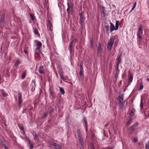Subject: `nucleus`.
Returning <instances> with one entry per match:
<instances>
[{
    "mask_svg": "<svg viewBox=\"0 0 149 149\" xmlns=\"http://www.w3.org/2000/svg\"><path fill=\"white\" fill-rule=\"evenodd\" d=\"M77 134L78 136V139L79 144L81 148L83 147V140L81 134L80 130L77 129Z\"/></svg>",
    "mask_w": 149,
    "mask_h": 149,
    "instance_id": "f257e3e1",
    "label": "nucleus"
},
{
    "mask_svg": "<svg viewBox=\"0 0 149 149\" xmlns=\"http://www.w3.org/2000/svg\"><path fill=\"white\" fill-rule=\"evenodd\" d=\"M135 110L134 108H133L132 111L130 112L129 113V115L132 116L133 117L134 116V115H133V114L135 112Z\"/></svg>",
    "mask_w": 149,
    "mask_h": 149,
    "instance_id": "6ab92c4d",
    "label": "nucleus"
},
{
    "mask_svg": "<svg viewBox=\"0 0 149 149\" xmlns=\"http://www.w3.org/2000/svg\"><path fill=\"white\" fill-rule=\"evenodd\" d=\"M74 41H75V42H76L77 41V39H75V38L74 39Z\"/></svg>",
    "mask_w": 149,
    "mask_h": 149,
    "instance_id": "680f3d73",
    "label": "nucleus"
},
{
    "mask_svg": "<svg viewBox=\"0 0 149 149\" xmlns=\"http://www.w3.org/2000/svg\"><path fill=\"white\" fill-rule=\"evenodd\" d=\"M19 60H17L15 63V66H18L19 63Z\"/></svg>",
    "mask_w": 149,
    "mask_h": 149,
    "instance_id": "4c0bfd02",
    "label": "nucleus"
},
{
    "mask_svg": "<svg viewBox=\"0 0 149 149\" xmlns=\"http://www.w3.org/2000/svg\"><path fill=\"white\" fill-rule=\"evenodd\" d=\"M33 136L34 140L36 141V142H38L39 141V139L38 135L36 134H33Z\"/></svg>",
    "mask_w": 149,
    "mask_h": 149,
    "instance_id": "9b49d317",
    "label": "nucleus"
},
{
    "mask_svg": "<svg viewBox=\"0 0 149 149\" xmlns=\"http://www.w3.org/2000/svg\"><path fill=\"white\" fill-rule=\"evenodd\" d=\"M18 105L19 106L22 102V94L21 92L19 93H18Z\"/></svg>",
    "mask_w": 149,
    "mask_h": 149,
    "instance_id": "39448f33",
    "label": "nucleus"
},
{
    "mask_svg": "<svg viewBox=\"0 0 149 149\" xmlns=\"http://www.w3.org/2000/svg\"><path fill=\"white\" fill-rule=\"evenodd\" d=\"M118 67H119V65H118V64H116V73H118V72L119 71V70H118Z\"/></svg>",
    "mask_w": 149,
    "mask_h": 149,
    "instance_id": "58836bf2",
    "label": "nucleus"
},
{
    "mask_svg": "<svg viewBox=\"0 0 149 149\" xmlns=\"http://www.w3.org/2000/svg\"><path fill=\"white\" fill-rule=\"evenodd\" d=\"M141 34H137L138 38L140 39L139 41H141V40L142 39V37H141Z\"/></svg>",
    "mask_w": 149,
    "mask_h": 149,
    "instance_id": "e433bc0d",
    "label": "nucleus"
},
{
    "mask_svg": "<svg viewBox=\"0 0 149 149\" xmlns=\"http://www.w3.org/2000/svg\"><path fill=\"white\" fill-rule=\"evenodd\" d=\"M24 52L25 54H27V50L25 49H24Z\"/></svg>",
    "mask_w": 149,
    "mask_h": 149,
    "instance_id": "5fc2aeb1",
    "label": "nucleus"
},
{
    "mask_svg": "<svg viewBox=\"0 0 149 149\" xmlns=\"http://www.w3.org/2000/svg\"><path fill=\"white\" fill-rule=\"evenodd\" d=\"M137 124H134V125H133V126L135 128L136 127H137Z\"/></svg>",
    "mask_w": 149,
    "mask_h": 149,
    "instance_id": "09e8293b",
    "label": "nucleus"
},
{
    "mask_svg": "<svg viewBox=\"0 0 149 149\" xmlns=\"http://www.w3.org/2000/svg\"><path fill=\"white\" fill-rule=\"evenodd\" d=\"M136 2H135L134 3V5H133V6L132 8L131 11H132L135 8V7L136 6Z\"/></svg>",
    "mask_w": 149,
    "mask_h": 149,
    "instance_id": "f704fd0d",
    "label": "nucleus"
},
{
    "mask_svg": "<svg viewBox=\"0 0 149 149\" xmlns=\"http://www.w3.org/2000/svg\"><path fill=\"white\" fill-rule=\"evenodd\" d=\"M34 33L37 34L38 33V31L37 29H35L34 31Z\"/></svg>",
    "mask_w": 149,
    "mask_h": 149,
    "instance_id": "37998d69",
    "label": "nucleus"
},
{
    "mask_svg": "<svg viewBox=\"0 0 149 149\" xmlns=\"http://www.w3.org/2000/svg\"><path fill=\"white\" fill-rule=\"evenodd\" d=\"M118 73H116V72L115 75V77H118V76L117 75H118Z\"/></svg>",
    "mask_w": 149,
    "mask_h": 149,
    "instance_id": "13d9d810",
    "label": "nucleus"
},
{
    "mask_svg": "<svg viewBox=\"0 0 149 149\" xmlns=\"http://www.w3.org/2000/svg\"><path fill=\"white\" fill-rule=\"evenodd\" d=\"M145 148L146 149H149V141L147 143L145 144Z\"/></svg>",
    "mask_w": 149,
    "mask_h": 149,
    "instance_id": "2f4dec72",
    "label": "nucleus"
},
{
    "mask_svg": "<svg viewBox=\"0 0 149 149\" xmlns=\"http://www.w3.org/2000/svg\"><path fill=\"white\" fill-rule=\"evenodd\" d=\"M133 76L132 75H131L128 78V82L130 83H131L133 79Z\"/></svg>",
    "mask_w": 149,
    "mask_h": 149,
    "instance_id": "bb28decb",
    "label": "nucleus"
},
{
    "mask_svg": "<svg viewBox=\"0 0 149 149\" xmlns=\"http://www.w3.org/2000/svg\"><path fill=\"white\" fill-rule=\"evenodd\" d=\"M30 149H33V146L32 144L30 145Z\"/></svg>",
    "mask_w": 149,
    "mask_h": 149,
    "instance_id": "603ef678",
    "label": "nucleus"
},
{
    "mask_svg": "<svg viewBox=\"0 0 149 149\" xmlns=\"http://www.w3.org/2000/svg\"><path fill=\"white\" fill-rule=\"evenodd\" d=\"M47 27L48 29H49L50 31H52V24L48 21L47 24Z\"/></svg>",
    "mask_w": 149,
    "mask_h": 149,
    "instance_id": "6e6552de",
    "label": "nucleus"
},
{
    "mask_svg": "<svg viewBox=\"0 0 149 149\" xmlns=\"http://www.w3.org/2000/svg\"><path fill=\"white\" fill-rule=\"evenodd\" d=\"M105 28L107 30V32H108L109 31V27L108 25H106L105 26Z\"/></svg>",
    "mask_w": 149,
    "mask_h": 149,
    "instance_id": "a19ab883",
    "label": "nucleus"
},
{
    "mask_svg": "<svg viewBox=\"0 0 149 149\" xmlns=\"http://www.w3.org/2000/svg\"><path fill=\"white\" fill-rule=\"evenodd\" d=\"M47 143H48L49 147L51 148L54 147V145L55 144V143L49 141H47Z\"/></svg>",
    "mask_w": 149,
    "mask_h": 149,
    "instance_id": "0eeeda50",
    "label": "nucleus"
},
{
    "mask_svg": "<svg viewBox=\"0 0 149 149\" xmlns=\"http://www.w3.org/2000/svg\"><path fill=\"white\" fill-rule=\"evenodd\" d=\"M54 148H55L56 149H61L62 147L59 144L55 143Z\"/></svg>",
    "mask_w": 149,
    "mask_h": 149,
    "instance_id": "9d476101",
    "label": "nucleus"
},
{
    "mask_svg": "<svg viewBox=\"0 0 149 149\" xmlns=\"http://www.w3.org/2000/svg\"><path fill=\"white\" fill-rule=\"evenodd\" d=\"M32 84H33L35 86H36V84H35L36 83H35V81L34 80H32Z\"/></svg>",
    "mask_w": 149,
    "mask_h": 149,
    "instance_id": "a18cd8bd",
    "label": "nucleus"
},
{
    "mask_svg": "<svg viewBox=\"0 0 149 149\" xmlns=\"http://www.w3.org/2000/svg\"><path fill=\"white\" fill-rule=\"evenodd\" d=\"M1 93L4 97H6L8 95V94L3 91H1Z\"/></svg>",
    "mask_w": 149,
    "mask_h": 149,
    "instance_id": "a878e982",
    "label": "nucleus"
},
{
    "mask_svg": "<svg viewBox=\"0 0 149 149\" xmlns=\"http://www.w3.org/2000/svg\"><path fill=\"white\" fill-rule=\"evenodd\" d=\"M20 127H21V128H20V130H23V127H21V125H20Z\"/></svg>",
    "mask_w": 149,
    "mask_h": 149,
    "instance_id": "052dcab7",
    "label": "nucleus"
},
{
    "mask_svg": "<svg viewBox=\"0 0 149 149\" xmlns=\"http://www.w3.org/2000/svg\"><path fill=\"white\" fill-rule=\"evenodd\" d=\"M110 31L111 32H112V31L114 30H116V29L115 27L112 23L110 22Z\"/></svg>",
    "mask_w": 149,
    "mask_h": 149,
    "instance_id": "423d86ee",
    "label": "nucleus"
},
{
    "mask_svg": "<svg viewBox=\"0 0 149 149\" xmlns=\"http://www.w3.org/2000/svg\"><path fill=\"white\" fill-rule=\"evenodd\" d=\"M90 44H91V45H90V47L92 48L93 46V40L92 39H91L90 40Z\"/></svg>",
    "mask_w": 149,
    "mask_h": 149,
    "instance_id": "473e14b6",
    "label": "nucleus"
},
{
    "mask_svg": "<svg viewBox=\"0 0 149 149\" xmlns=\"http://www.w3.org/2000/svg\"><path fill=\"white\" fill-rule=\"evenodd\" d=\"M28 86L27 83L26 82H24L22 83V87L23 89H25Z\"/></svg>",
    "mask_w": 149,
    "mask_h": 149,
    "instance_id": "f8f14e48",
    "label": "nucleus"
},
{
    "mask_svg": "<svg viewBox=\"0 0 149 149\" xmlns=\"http://www.w3.org/2000/svg\"><path fill=\"white\" fill-rule=\"evenodd\" d=\"M35 53L38 54L40 53V48L36 47L35 50Z\"/></svg>",
    "mask_w": 149,
    "mask_h": 149,
    "instance_id": "4be33fe9",
    "label": "nucleus"
},
{
    "mask_svg": "<svg viewBox=\"0 0 149 149\" xmlns=\"http://www.w3.org/2000/svg\"><path fill=\"white\" fill-rule=\"evenodd\" d=\"M102 8V15L104 17L105 15V12H106V10L105 9V8L102 6L101 7Z\"/></svg>",
    "mask_w": 149,
    "mask_h": 149,
    "instance_id": "1a4fd4ad",
    "label": "nucleus"
},
{
    "mask_svg": "<svg viewBox=\"0 0 149 149\" xmlns=\"http://www.w3.org/2000/svg\"><path fill=\"white\" fill-rule=\"evenodd\" d=\"M121 60V55H120L118 57V59L117 63L116 64H118V65H119V64L120 63Z\"/></svg>",
    "mask_w": 149,
    "mask_h": 149,
    "instance_id": "412c9836",
    "label": "nucleus"
},
{
    "mask_svg": "<svg viewBox=\"0 0 149 149\" xmlns=\"http://www.w3.org/2000/svg\"><path fill=\"white\" fill-rule=\"evenodd\" d=\"M59 73L60 74V76L61 78V79H62L64 81H65V80L63 78V75L62 74V72H61V70H60V71L59 72Z\"/></svg>",
    "mask_w": 149,
    "mask_h": 149,
    "instance_id": "c756f323",
    "label": "nucleus"
},
{
    "mask_svg": "<svg viewBox=\"0 0 149 149\" xmlns=\"http://www.w3.org/2000/svg\"><path fill=\"white\" fill-rule=\"evenodd\" d=\"M146 79L148 81H149V78H147V79Z\"/></svg>",
    "mask_w": 149,
    "mask_h": 149,
    "instance_id": "e2e57ef3",
    "label": "nucleus"
},
{
    "mask_svg": "<svg viewBox=\"0 0 149 149\" xmlns=\"http://www.w3.org/2000/svg\"><path fill=\"white\" fill-rule=\"evenodd\" d=\"M119 21H117L116 23V29L117 30L119 27Z\"/></svg>",
    "mask_w": 149,
    "mask_h": 149,
    "instance_id": "b1692460",
    "label": "nucleus"
},
{
    "mask_svg": "<svg viewBox=\"0 0 149 149\" xmlns=\"http://www.w3.org/2000/svg\"><path fill=\"white\" fill-rule=\"evenodd\" d=\"M4 148H5V149H7V148L6 146H5Z\"/></svg>",
    "mask_w": 149,
    "mask_h": 149,
    "instance_id": "69168bd1",
    "label": "nucleus"
},
{
    "mask_svg": "<svg viewBox=\"0 0 149 149\" xmlns=\"http://www.w3.org/2000/svg\"><path fill=\"white\" fill-rule=\"evenodd\" d=\"M53 111V109H51V111H50V114Z\"/></svg>",
    "mask_w": 149,
    "mask_h": 149,
    "instance_id": "bf43d9fd",
    "label": "nucleus"
},
{
    "mask_svg": "<svg viewBox=\"0 0 149 149\" xmlns=\"http://www.w3.org/2000/svg\"><path fill=\"white\" fill-rule=\"evenodd\" d=\"M112 6H113V7H116L114 5H113Z\"/></svg>",
    "mask_w": 149,
    "mask_h": 149,
    "instance_id": "338daca9",
    "label": "nucleus"
},
{
    "mask_svg": "<svg viewBox=\"0 0 149 149\" xmlns=\"http://www.w3.org/2000/svg\"><path fill=\"white\" fill-rule=\"evenodd\" d=\"M91 149H95L94 146L93 145L91 144Z\"/></svg>",
    "mask_w": 149,
    "mask_h": 149,
    "instance_id": "c03bdc74",
    "label": "nucleus"
},
{
    "mask_svg": "<svg viewBox=\"0 0 149 149\" xmlns=\"http://www.w3.org/2000/svg\"><path fill=\"white\" fill-rule=\"evenodd\" d=\"M73 42H74V40H72L71 41V42H70V45H69L70 48V52L72 51L73 49V48H72V46H73Z\"/></svg>",
    "mask_w": 149,
    "mask_h": 149,
    "instance_id": "dca6fc26",
    "label": "nucleus"
},
{
    "mask_svg": "<svg viewBox=\"0 0 149 149\" xmlns=\"http://www.w3.org/2000/svg\"><path fill=\"white\" fill-rule=\"evenodd\" d=\"M123 95H121V96H119L118 98V100L119 102V104L121 107L123 106Z\"/></svg>",
    "mask_w": 149,
    "mask_h": 149,
    "instance_id": "7ed1b4c3",
    "label": "nucleus"
},
{
    "mask_svg": "<svg viewBox=\"0 0 149 149\" xmlns=\"http://www.w3.org/2000/svg\"><path fill=\"white\" fill-rule=\"evenodd\" d=\"M133 140L134 142H136L137 141V140L135 139H134Z\"/></svg>",
    "mask_w": 149,
    "mask_h": 149,
    "instance_id": "4d7b16f0",
    "label": "nucleus"
},
{
    "mask_svg": "<svg viewBox=\"0 0 149 149\" xmlns=\"http://www.w3.org/2000/svg\"><path fill=\"white\" fill-rule=\"evenodd\" d=\"M37 47L40 48L42 46V44L40 42H37L36 45Z\"/></svg>",
    "mask_w": 149,
    "mask_h": 149,
    "instance_id": "393cba45",
    "label": "nucleus"
},
{
    "mask_svg": "<svg viewBox=\"0 0 149 149\" xmlns=\"http://www.w3.org/2000/svg\"><path fill=\"white\" fill-rule=\"evenodd\" d=\"M143 33L142 27L141 26L139 27V29L138 31V34H142Z\"/></svg>",
    "mask_w": 149,
    "mask_h": 149,
    "instance_id": "ddd939ff",
    "label": "nucleus"
},
{
    "mask_svg": "<svg viewBox=\"0 0 149 149\" xmlns=\"http://www.w3.org/2000/svg\"><path fill=\"white\" fill-rule=\"evenodd\" d=\"M83 119L84 122L85 121H86V118L85 116H83Z\"/></svg>",
    "mask_w": 149,
    "mask_h": 149,
    "instance_id": "3c124183",
    "label": "nucleus"
},
{
    "mask_svg": "<svg viewBox=\"0 0 149 149\" xmlns=\"http://www.w3.org/2000/svg\"><path fill=\"white\" fill-rule=\"evenodd\" d=\"M84 17L83 16H81L80 17V20H79V24L80 25L82 26V24L83 23V21L84 20Z\"/></svg>",
    "mask_w": 149,
    "mask_h": 149,
    "instance_id": "f3484780",
    "label": "nucleus"
},
{
    "mask_svg": "<svg viewBox=\"0 0 149 149\" xmlns=\"http://www.w3.org/2000/svg\"><path fill=\"white\" fill-rule=\"evenodd\" d=\"M85 123V127H86V131H87L88 130L87 129V127H88V124L87 121H85L84 122Z\"/></svg>",
    "mask_w": 149,
    "mask_h": 149,
    "instance_id": "c9c22d12",
    "label": "nucleus"
},
{
    "mask_svg": "<svg viewBox=\"0 0 149 149\" xmlns=\"http://www.w3.org/2000/svg\"><path fill=\"white\" fill-rule=\"evenodd\" d=\"M39 72L41 74H43L44 73V72L43 71V66H40L39 70H38Z\"/></svg>",
    "mask_w": 149,
    "mask_h": 149,
    "instance_id": "4468645a",
    "label": "nucleus"
},
{
    "mask_svg": "<svg viewBox=\"0 0 149 149\" xmlns=\"http://www.w3.org/2000/svg\"><path fill=\"white\" fill-rule=\"evenodd\" d=\"M143 85L142 82H141L140 84V87L139 88V90H141L143 89Z\"/></svg>",
    "mask_w": 149,
    "mask_h": 149,
    "instance_id": "7c9ffc66",
    "label": "nucleus"
},
{
    "mask_svg": "<svg viewBox=\"0 0 149 149\" xmlns=\"http://www.w3.org/2000/svg\"><path fill=\"white\" fill-rule=\"evenodd\" d=\"M27 140L29 141V143L30 145L32 144L31 141L29 139L27 138Z\"/></svg>",
    "mask_w": 149,
    "mask_h": 149,
    "instance_id": "de8ad7c7",
    "label": "nucleus"
},
{
    "mask_svg": "<svg viewBox=\"0 0 149 149\" xmlns=\"http://www.w3.org/2000/svg\"><path fill=\"white\" fill-rule=\"evenodd\" d=\"M79 15H80V17L81 16H83V15H82V12H81V13H80V14H79Z\"/></svg>",
    "mask_w": 149,
    "mask_h": 149,
    "instance_id": "6e6d98bb",
    "label": "nucleus"
},
{
    "mask_svg": "<svg viewBox=\"0 0 149 149\" xmlns=\"http://www.w3.org/2000/svg\"><path fill=\"white\" fill-rule=\"evenodd\" d=\"M60 92L63 95L65 93L64 90L63 88L60 87Z\"/></svg>",
    "mask_w": 149,
    "mask_h": 149,
    "instance_id": "c85d7f7f",
    "label": "nucleus"
},
{
    "mask_svg": "<svg viewBox=\"0 0 149 149\" xmlns=\"http://www.w3.org/2000/svg\"><path fill=\"white\" fill-rule=\"evenodd\" d=\"M67 5H68V8L67 9V11L68 13L69 12V9L70 8H72V4L70 5V6L69 3H67Z\"/></svg>",
    "mask_w": 149,
    "mask_h": 149,
    "instance_id": "aec40b11",
    "label": "nucleus"
},
{
    "mask_svg": "<svg viewBox=\"0 0 149 149\" xmlns=\"http://www.w3.org/2000/svg\"><path fill=\"white\" fill-rule=\"evenodd\" d=\"M80 70L79 72V74L80 75V76H82L83 74V68L82 67V65H80Z\"/></svg>",
    "mask_w": 149,
    "mask_h": 149,
    "instance_id": "2eb2a0df",
    "label": "nucleus"
},
{
    "mask_svg": "<svg viewBox=\"0 0 149 149\" xmlns=\"http://www.w3.org/2000/svg\"><path fill=\"white\" fill-rule=\"evenodd\" d=\"M132 116H131V117H130L129 120V121H130V122H131V121H132Z\"/></svg>",
    "mask_w": 149,
    "mask_h": 149,
    "instance_id": "864d4df0",
    "label": "nucleus"
},
{
    "mask_svg": "<svg viewBox=\"0 0 149 149\" xmlns=\"http://www.w3.org/2000/svg\"><path fill=\"white\" fill-rule=\"evenodd\" d=\"M131 122H130V121L128 120L127 123L126 125H128Z\"/></svg>",
    "mask_w": 149,
    "mask_h": 149,
    "instance_id": "8fccbe9b",
    "label": "nucleus"
},
{
    "mask_svg": "<svg viewBox=\"0 0 149 149\" xmlns=\"http://www.w3.org/2000/svg\"><path fill=\"white\" fill-rule=\"evenodd\" d=\"M26 74V71H25L23 73L22 75L21 76V78L22 79H24L25 78Z\"/></svg>",
    "mask_w": 149,
    "mask_h": 149,
    "instance_id": "cd10ccee",
    "label": "nucleus"
},
{
    "mask_svg": "<svg viewBox=\"0 0 149 149\" xmlns=\"http://www.w3.org/2000/svg\"><path fill=\"white\" fill-rule=\"evenodd\" d=\"M101 44L99 43L98 44V50L97 52V56L99 57H100L102 54V49L101 47Z\"/></svg>",
    "mask_w": 149,
    "mask_h": 149,
    "instance_id": "20e7f679",
    "label": "nucleus"
},
{
    "mask_svg": "<svg viewBox=\"0 0 149 149\" xmlns=\"http://www.w3.org/2000/svg\"><path fill=\"white\" fill-rule=\"evenodd\" d=\"M135 128L133 126V125L131 126L129 128V131H133Z\"/></svg>",
    "mask_w": 149,
    "mask_h": 149,
    "instance_id": "72a5a7b5",
    "label": "nucleus"
},
{
    "mask_svg": "<svg viewBox=\"0 0 149 149\" xmlns=\"http://www.w3.org/2000/svg\"><path fill=\"white\" fill-rule=\"evenodd\" d=\"M2 143V141L1 140H0V143Z\"/></svg>",
    "mask_w": 149,
    "mask_h": 149,
    "instance_id": "0e129e2a",
    "label": "nucleus"
},
{
    "mask_svg": "<svg viewBox=\"0 0 149 149\" xmlns=\"http://www.w3.org/2000/svg\"><path fill=\"white\" fill-rule=\"evenodd\" d=\"M4 19L5 16L4 15H3L1 18L0 19V22L1 23L3 24L4 23Z\"/></svg>",
    "mask_w": 149,
    "mask_h": 149,
    "instance_id": "a211bd4d",
    "label": "nucleus"
},
{
    "mask_svg": "<svg viewBox=\"0 0 149 149\" xmlns=\"http://www.w3.org/2000/svg\"><path fill=\"white\" fill-rule=\"evenodd\" d=\"M30 17L31 19L33 20H34L35 18V17L32 14H30Z\"/></svg>",
    "mask_w": 149,
    "mask_h": 149,
    "instance_id": "ea45409f",
    "label": "nucleus"
},
{
    "mask_svg": "<svg viewBox=\"0 0 149 149\" xmlns=\"http://www.w3.org/2000/svg\"><path fill=\"white\" fill-rule=\"evenodd\" d=\"M115 39V38L114 37L109 40L107 46V49L108 51H110L111 50Z\"/></svg>",
    "mask_w": 149,
    "mask_h": 149,
    "instance_id": "f03ea898",
    "label": "nucleus"
},
{
    "mask_svg": "<svg viewBox=\"0 0 149 149\" xmlns=\"http://www.w3.org/2000/svg\"><path fill=\"white\" fill-rule=\"evenodd\" d=\"M49 91L50 94H51V95L52 96V97H53L54 93L53 92V89L52 88H50L49 89Z\"/></svg>",
    "mask_w": 149,
    "mask_h": 149,
    "instance_id": "5701e85b",
    "label": "nucleus"
},
{
    "mask_svg": "<svg viewBox=\"0 0 149 149\" xmlns=\"http://www.w3.org/2000/svg\"><path fill=\"white\" fill-rule=\"evenodd\" d=\"M48 115V113L47 112V113H45L44 114V116L45 117V118H46L47 116Z\"/></svg>",
    "mask_w": 149,
    "mask_h": 149,
    "instance_id": "49530a36",
    "label": "nucleus"
},
{
    "mask_svg": "<svg viewBox=\"0 0 149 149\" xmlns=\"http://www.w3.org/2000/svg\"><path fill=\"white\" fill-rule=\"evenodd\" d=\"M132 11H131H131H130V13L131 12H132Z\"/></svg>",
    "mask_w": 149,
    "mask_h": 149,
    "instance_id": "774afa93",
    "label": "nucleus"
},
{
    "mask_svg": "<svg viewBox=\"0 0 149 149\" xmlns=\"http://www.w3.org/2000/svg\"><path fill=\"white\" fill-rule=\"evenodd\" d=\"M140 107L141 109H142L143 108V103H142V101H141V102L140 103Z\"/></svg>",
    "mask_w": 149,
    "mask_h": 149,
    "instance_id": "79ce46f5",
    "label": "nucleus"
}]
</instances>
